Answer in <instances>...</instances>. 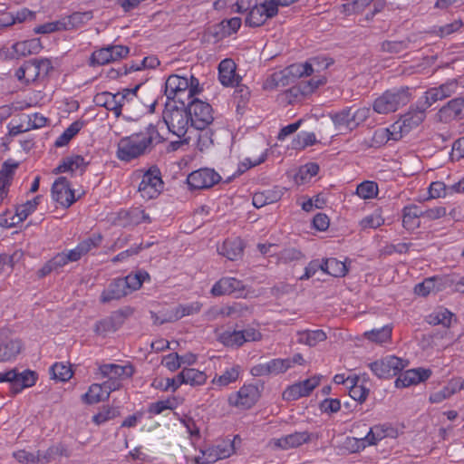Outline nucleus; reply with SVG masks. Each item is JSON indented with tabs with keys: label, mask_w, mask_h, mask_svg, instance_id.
<instances>
[{
	"label": "nucleus",
	"mask_w": 464,
	"mask_h": 464,
	"mask_svg": "<svg viewBox=\"0 0 464 464\" xmlns=\"http://www.w3.org/2000/svg\"><path fill=\"white\" fill-rule=\"evenodd\" d=\"M165 139L157 127L150 123L144 130L120 140L117 157L123 161H130L147 152L152 146L161 143Z\"/></svg>",
	"instance_id": "f257e3e1"
},
{
	"label": "nucleus",
	"mask_w": 464,
	"mask_h": 464,
	"mask_svg": "<svg viewBox=\"0 0 464 464\" xmlns=\"http://www.w3.org/2000/svg\"><path fill=\"white\" fill-rule=\"evenodd\" d=\"M427 109L424 108L421 102H419L416 108H411L407 113L392 125V130L389 129L378 130L374 132V138L388 136V140H400L403 134L409 133L411 129L419 126L424 121Z\"/></svg>",
	"instance_id": "f03ea898"
},
{
	"label": "nucleus",
	"mask_w": 464,
	"mask_h": 464,
	"mask_svg": "<svg viewBox=\"0 0 464 464\" xmlns=\"http://www.w3.org/2000/svg\"><path fill=\"white\" fill-rule=\"evenodd\" d=\"M411 100L409 87L401 86L388 90L373 102V110L377 113L387 114L406 105Z\"/></svg>",
	"instance_id": "7ed1b4c3"
},
{
	"label": "nucleus",
	"mask_w": 464,
	"mask_h": 464,
	"mask_svg": "<svg viewBox=\"0 0 464 464\" xmlns=\"http://www.w3.org/2000/svg\"><path fill=\"white\" fill-rule=\"evenodd\" d=\"M397 436L398 430L390 424H379L372 427L364 438H347L346 443L349 445L350 451L357 452L367 445H376L386 437L396 438Z\"/></svg>",
	"instance_id": "20e7f679"
},
{
	"label": "nucleus",
	"mask_w": 464,
	"mask_h": 464,
	"mask_svg": "<svg viewBox=\"0 0 464 464\" xmlns=\"http://www.w3.org/2000/svg\"><path fill=\"white\" fill-rule=\"evenodd\" d=\"M169 132L182 138L186 135L190 122L188 107L181 108L167 103L162 115Z\"/></svg>",
	"instance_id": "39448f33"
},
{
	"label": "nucleus",
	"mask_w": 464,
	"mask_h": 464,
	"mask_svg": "<svg viewBox=\"0 0 464 464\" xmlns=\"http://www.w3.org/2000/svg\"><path fill=\"white\" fill-rule=\"evenodd\" d=\"M190 125L197 130H205L212 123L214 117L209 103L193 98L188 102Z\"/></svg>",
	"instance_id": "423d86ee"
},
{
	"label": "nucleus",
	"mask_w": 464,
	"mask_h": 464,
	"mask_svg": "<svg viewBox=\"0 0 464 464\" xmlns=\"http://www.w3.org/2000/svg\"><path fill=\"white\" fill-rule=\"evenodd\" d=\"M409 364L408 360L388 355L369 364L372 372L381 379H388L396 376Z\"/></svg>",
	"instance_id": "0eeeda50"
},
{
	"label": "nucleus",
	"mask_w": 464,
	"mask_h": 464,
	"mask_svg": "<svg viewBox=\"0 0 464 464\" xmlns=\"http://www.w3.org/2000/svg\"><path fill=\"white\" fill-rule=\"evenodd\" d=\"M163 188L161 173L158 167L150 168L142 176L138 188V192L144 199H152L157 198Z\"/></svg>",
	"instance_id": "6e6552de"
},
{
	"label": "nucleus",
	"mask_w": 464,
	"mask_h": 464,
	"mask_svg": "<svg viewBox=\"0 0 464 464\" xmlns=\"http://www.w3.org/2000/svg\"><path fill=\"white\" fill-rule=\"evenodd\" d=\"M133 314L131 307H124L114 311L110 316L98 321L94 325V332L98 335L106 336L110 333L119 330L125 320Z\"/></svg>",
	"instance_id": "1a4fd4ad"
},
{
	"label": "nucleus",
	"mask_w": 464,
	"mask_h": 464,
	"mask_svg": "<svg viewBox=\"0 0 464 464\" xmlns=\"http://www.w3.org/2000/svg\"><path fill=\"white\" fill-rule=\"evenodd\" d=\"M36 380V372L30 370L18 372L15 369H12L5 372H0V382H9L11 391L14 393H17L24 388L34 385Z\"/></svg>",
	"instance_id": "9d476101"
},
{
	"label": "nucleus",
	"mask_w": 464,
	"mask_h": 464,
	"mask_svg": "<svg viewBox=\"0 0 464 464\" xmlns=\"http://www.w3.org/2000/svg\"><path fill=\"white\" fill-rule=\"evenodd\" d=\"M102 377L108 380L104 382L108 385L113 383L115 391L121 386V381L130 378L134 373V368L130 364L119 365L115 363L102 364L99 367Z\"/></svg>",
	"instance_id": "9b49d317"
},
{
	"label": "nucleus",
	"mask_w": 464,
	"mask_h": 464,
	"mask_svg": "<svg viewBox=\"0 0 464 464\" xmlns=\"http://www.w3.org/2000/svg\"><path fill=\"white\" fill-rule=\"evenodd\" d=\"M278 14V9L275 8L268 0L262 4L255 1L253 7L248 12L245 24L249 27H259L263 25L269 18H273Z\"/></svg>",
	"instance_id": "f8f14e48"
},
{
	"label": "nucleus",
	"mask_w": 464,
	"mask_h": 464,
	"mask_svg": "<svg viewBox=\"0 0 464 464\" xmlns=\"http://www.w3.org/2000/svg\"><path fill=\"white\" fill-rule=\"evenodd\" d=\"M221 179L220 175L212 169H199L191 172L187 183L192 189H205L213 187Z\"/></svg>",
	"instance_id": "ddd939ff"
},
{
	"label": "nucleus",
	"mask_w": 464,
	"mask_h": 464,
	"mask_svg": "<svg viewBox=\"0 0 464 464\" xmlns=\"http://www.w3.org/2000/svg\"><path fill=\"white\" fill-rule=\"evenodd\" d=\"M459 82L456 79H450L438 87L428 89L424 93V108H430L439 101L447 99L457 92Z\"/></svg>",
	"instance_id": "4468645a"
},
{
	"label": "nucleus",
	"mask_w": 464,
	"mask_h": 464,
	"mask_svg": "<svg viewBox=\"0 0 464 464\" xmlns=\"http://www.w3.org/2000/svg\"><path fill=\"white\" fill-rule=\"evenodd\" d=\"M52 198L63 208H70L77 199L74 190L71 188L70 182L65 177H59L53 182L52 188Z\"/></svg>",
	"instance_id": "2eb2a0df"
},
{
	"label": "nucleus",
	"mask_w": 464,
	"mask_h": 464,
	"mask_svg": "<svg viewBox=\"0 0 464 464\" xmlns=\"http://www.w3.org/2000/svg\"><path fill=\"white\" fill-rule=\"evenodd\" d=\"M246 285L235 277H222L211 288V294L215 296L233 295L236 297H245Z\"/></svg>",
	"instance_id": "dca6fc26"
},
{
	"label": "nucleus",
	"mask_w": 464,
	"mask_h": 464,
	"mask_svg": "<svg viewBox=\"0 0 464 464\" xmlns=\"http://www.w3.org/2000/svg\"><path fill=\"white\" fill-rule=\"evenodd\" d=\"M188 77L172 74L165 82V95L169 100L177 101L185 106L184 94L188 89Z\"/></svg>",
	"instance_id": "f3484780"
},
{
	"label": "nucleus",
	"mask_w": 464,
	"mask_h": 464,
	"mask_svg": "<svg viewBox=\"0 0 464 464\" xmlns=\"http://www.w3.org/2000/svg\"><path fill=\"white\" fill-rule=\"evenodd\" d=\"M319 382V376H314L304 381L295 382L284 391L282 394L283 399L286 401H292L301 397L308 396Z\"/></svg>",
	"instance_id": "a211bd4d"
},
{
	"label": "nucleus",
	"mask_w": 464,
	"mask_h": 464,
	"mask_svg": "<svg viewBox=\"0 0 464 464\" xmlns=\"http://www.w3.org/2000/svg\"><path fill=\"white\" fill-rule=\"evenodd\" d=\"M206 380L205 372L194 368H184L175 378L168 379V385L176 390L183 383L198 386L203 384Z\"/></svg>",
	"instance_id": "6ab92c4d"
},
{
	"label": "nucleus",
	"mask_w": 464,
	"mask_h": 464,
	"mask_svg": "<svg viewBox=\"0 0 464 464\" xmlns=\"http://www.w3.org/2000/svg\"><path fill=\"white\" fill-rule=\"evenodd\" d=\"M440 121L450 122L464 118V98H455L447 102L438 111Z\"/></svg>",
	"instance_id": "aec40b11"
},
{
	"label": "nucleus",
	"mask_w": 464,
	"mask_h": 464,
	"mask_svg": "<svg viewBox=\"0 0 464 464\" xmlns=\"http://www.w3.org/2000/svg\"><path fill=\"white\" fill-rule=\"evenodd\" d=\"M431 373V370L421 367L408 370L396 379L395 386L397 388H405L411 385H416L428 380Z\"/></svg>",
	"instance_id": "412c9836"
},
{
	"label": "nucleus",
	"mask_w": 464,
	"mask_h": 464,
	"mask_svg": "<svg viewBox=\"0 0 464 464\" xmlns=\"http://www.w3.org/2000/svg\"><path fill=\"white\" fill-rule=\"evenodd\" d=\"M107 385L104 382L101 384L93 383L89 387L87 392L82 394V401L87 404H95L99 402H102L107 400L110 396V393L115 391V385L111 383Z\"/></svg>",
	"instance_id": "4be33fe9"
},
{
	"label": "nucleus",
	"mask_w": 464,
	"mask_h": 464,
	"mask_svg": "<svg viewBox=\"0 0 464 464\" xmlns=\"http://www.w3.org/2000/svg\"><path fill=\"white\" fill-rule=\"evenodd\" d=\"M310 434L307 431L295 432L277 439H273V445L280 450H287L297 448L310 441Z\"/></svg>",
	"instance_id": "5701e85b"
},
{
	"label": "nucleus",
	"mask_w": 464,
	"mask_h": 464,
	"mask_svg": "<svg viewBox=\"0 0 464 464\" xmlns=\"http://www.w3.org/2000/svg\"><path fill=\"white\" fill-rule=\"evenodd\" d=\"M241 24L242 21L240 17L224 19L220 23L213 25L210 29V33L215 38L221 40L237 33Z\"/></svg>",
	"instance_id": "b1692460"
},
{
	"label": "nucleus",
	"mask_w": 464,
	"mask_h": 464,
	"mask_svg": "<svg viewBox=\"0 0 464 464\" xmlns=\"http://www.w3.org/2000/svg\"><path fill=\"white\" fill-rule=\"evenodd\" d=\"M218 79L224 86H234L240 77L236 73V63L232 59H224L218 65Z\"/></svg>",
	"instance_id": "393cba45"
},
{
	"label": "nucleus",
	"mask_w": 464,
	"mask_h": 464,
	"mask_svg": "<svg viewBox=\"0 0 464 464\" xmlns=\"http://www.w3.org/2000/svg\"><path fill=\"white\" fill-rule=\"evenodd\" d=\"M129 294L127 285L124 283L122 277L115 278L110 283L107 289L102 293L101 301L102 303H108L111 300L121 299Z\"/></svg>",
	"instance_id": "a878e982"
},
{
	"label": "nucleus",
	"mask_w": 464,
	"mask_h": 464,
	"mask_svg": "<svg viewBox=\"0 0 464 464\" xmlns=\"http://www.w3.org/2000/svg\"><path fill=\"white\" fill-rule=\"evenodd\" d=\"M284 194V188L274 187L273 188L256 192L253 196V205L256 208H260L266 205L277 202Z\"/></svg>",
	"instance_id": "bb28decb"
},
{
	"label": "nucleus",
	"mask_w": 464,
	"mask_h": 464,
	"mask_svg": "<svg viewBox=\"0 0 464 464\" xmlns=\"http://www.w3.org/2000/svg\"><path fill=\"white\" fill-rule=\"evenodd\" d=\"M236 406H254L261 397V392L253 384L242 386L237 393Z\"/></svg>",
	"instance_id": "cd10ccee"
},
{
	"label": "nucleus",
	"mask_w": 464,
	"mask_h": 464,
	"mask_svg": "<svg viewBox=\"0 0 464 464\" xmlns=\"http://www.w3.org/2000/svg\"><path fill=\"white\" fill-rule=\"evenodd\" d=\"M243 251L244 244L239 238L227 239L223 242L221 247H218L219 254L231 261L240 258Z\"/></svg>",
	"instance_id": "c85d7f7f"
},
{
	"label": "nucleus",
	"mask_w": 464,
	"mask_h": 464,
	"mask_svg": "<svg viewBox=\"0 0 464 464\" xmlns=\"http://www.w3.org/2000/svg\"><path fill=\"white\" fill-rule=\"evenodd\" d=\"M422 218V208L417 205H409L402 209V226L407 230H414L420 227L419 218Z\"/></svg>",
	"instance_id": "c756f323"
},
{
	"label": "nucleus",
	"mask_w": 464,
	"mask_h": 464,
	"mask_svg": "<svg viewBox=\"0 0 464 464\" xmlns=\"http://www.w3.org/2000/svg\"><path fill=\"white\" fill-rule=\"evenodd\" d=\"M464 388V382L459 380H451L446 386L442 387L440 391H437L430 394V403H440L443 400L450 398L457 391H460Z\"/></svg>",
	"instance_id": "7c9ffc66"
},
{
	"label": "nucleus",
	"mask_w": 464,
	"mask_h": 464,
	"mask_svg": "<svg viewBox=\"0 0 464 464\" xmlns=\"http://www.w3.org/2000/svg\"><path fill=\"white\" fill-rule=\"evenodd\" d=\"M202 304L198 302H194L188 304H179L169 314L164 318L162 322H175L186 315L198 314L201 309Z\"/></svg>",
	"instance_id": "2f4dec72"
},
{
	"label": "nucleus",
	"mask_w": 464,
	"mask_h": 464,
	"mask_svg": "<svg viewBox=\"0 0 464 464\" xmlns=\"http://www.w3.org/2000/svg\"><path fill=\"white\" fill-rule=\"evenodd\" d=\"M14 52L17 56H27L30 54L38 53L43 46L41 41L38 38H34L23 42H18L12 46Z\"/></svg>",
	"instance_id": "473e14b6"
},
{
	"label": "nucleus",
	"mask_w": 464,
	"mask_h": 464,
	"mask_svg": "<svg viewBox=\"0 0 464 464\" xmlns=\"http://www.w3.org/2000/svg\"><path fill=\"white\" fill-rule=\"evenodd\" d=\"M69 455L70 452L67 447L63 443L59 442L49 447L44 452L40 451V460L42 464L49 463L61 457H69Z\"/></svg>",
	"instance_id": "72a5a7b5"
},
{
	"label": "nucleus",
	"mask_w": 464,
	"mask_h": 464,
	"mask_svg": "<svg viewBox=\"0 0 464 464\" xmlns=\"http://www.w3.org/2000/svg\"><path fill=\"white\" fill-rule=\"evenodd\" d=\"M294 80L292 79L289 72L286 68L276 72L270 75V77L266 82V88H277V87H285L294 83Z\"/></svg>",
	"instance_id": "f704fd0d"
},
{
	"label": "nucleus",
	"mask_w": 464,
	"mask_h": 464,
	"mask_svg": "<svg viewBox=\"0 0 464 464\" xmlns=\"http://www.w3.org/2000/svg\"><path fill=\"white\" fill-rule=\"evenodd\" d=\"M22 350V343L19 340H10L0 343V362L10 361L15 358Z\"/></svg>",
	"instance_id": "c9c22d12"
},
{
	"label": "nucleus",
	"mask_w": 464,
	"mask_h": 464,
	"mask_svg": "<svg viewBox=\"0 0 464 464\" xmlns=\"http://www.w3.org/2000/svg\"><path fill=\"white\" fill-rule=\"evenodd\" d=\"M298 343L309 346H315L317 343L326 340L327 335L323 330H305L298 332Z\"/></svg>",
	"instance_id": "e433bc0d"
},
{
	"label": "nucleus",
	"mask_w": 464,
	"mask_h": 464,
	"mask_svg": "<svg viewBox=\"0 0 464 464\" xmlns=\"http://www.w3.org/2000/svg\"><path fill=\"white\" fill-rule=\"evenodd\" d=\"M352 108H345L341 111L331 114V119L337 129H345L352 130L354 129V124L352 121Z\"/></svg>",
	"instance_id": "4c0bfd02"
},
{
	"label": "nucleus",
	"mask_w": 464,
	"mask_h": 464,
	"mask_svg": "<svg viewBox=\"0 0 464 464\" xmlns=\"http://www.w3.org/2000/svg\"><path fill=\"white\" fill-rule=\"evenodd\" d=\"M324 268L325 274L334 277H343L348 272V268L345 263L339 261L334 257L324 259Z\"/></svg>",
	"instance_id": "58836bf2"
},
{
	"label": "nucleus",
	"mask_w": 464,
	"mask_h": 464,
	"mask_svg": "<svg viewBox=\"0 0 464 464\" xmlns=\"http://www.w3.org/2000/svg\"><path fill=\"white\" fill-rule=\"evenodd\" d=\"M93 102L97 106L104 107L108 111H113L117 118L120 117L119 106H117L116 100L112 93L109 92L97 93L94 96Z\"/></svg>",
	"instance_id": "ea45409f"
},
{
	"label": "nucleus",
	"mask_w": 464,
	"mask_h": 464,
	"mask_svg": "<svg viewBox=\"0 0 464 464\" xmlns=\"http://www.w3.org/2000/svg\"><path fill=\"white\" fill-rule=\"evenodd\" d=\"M92 17L93 14L92 11L75 12L71 15L63 18V22L65 24V30H70L86 24L92 20Z\"/></svg>",
	"instance_id": "a19ab883"
},
{
	"label": "nucleus",
	"mask_w": 464,
	"mask_h": 464,
	"mask_svg": "<svg viewBox=\"0 0 464 464\" xmlns=\"http://www.w3.org/2000/svg\"><path fill=\"white\" fill-rule=\"evenodd\" d=\"M319 171V165L314 162H309L301 166L298 172L295 176L296 184L303 185L311 180L313 177L317 175Z\"/></svg>",
	"instance_id": "79ce46f5"
},
{
	"label": "nucleus",
	"mask_w": 464,
	"mask_h": 464,
	"mask_svg": "<svg viewBox=\"0 0 464 464\" xmlns=\"http://www.w3.org/2000/svg\"><path fill=\"white\" fill-rule=\"evenodd\" d=\"M218 341L227 347H240L246 343L240 331H225L218 336Z\"/></svg>",
	"instance_id": "37998d69"
},
{
	"label": "nucleus",
	"mask_w": 464,
	"mask_h": 464,
	"mask_svg": "<svg viewBox=\"0 0 464 464\" xmlns=\"http://www.w3.org/2000/svg\"><path fill=\"white\" fill-rule=\"evenodd\" d=\"M141 84H137L133 88H125L121 92L113 94L116 100L117 106H119L120 116L121 115V110L124 106L129 105L137 97V92Z\"/></svg>",
	"instance_id": "c03bdc74"
},
{
	"label": "nucleus",
	"mask_w": 464,
	"mask_h": 464,
	"mask_svg": "<svg viewBox=\"0 0 464 464\" xmlns=\"http://www.w3.org/2000/svg\"><path fill=\"white\" fill-rule=\"evenodd\" d=\"M237 440L241 441L238 435H236L233 440H223L213 445L221 459L230 457L235 452Z\"/></svg>",
	"instance_id": "a18cd8bd"
},
{
	"label": "nucleus",
	"mask_w": 464,
	"mask_h": 464,
	"mask_svg": "<svg viewBox=\"0 0 464 464\" xmlns=\"http://www.w3.org/2000/svg\"><path fill=\"white\" fill-rule=\"evenodd\" d=\"M219 314L224 316H231L234 318H239L246 316L251 314V309L243 303H234L231 305H227L219 310Z\"/></svg>",
	"instance_id": "49530a36"
},
{
	"label": "nucleus",
	"mask_w": 464,
	"mask_h": 464,
	"mask_svg": "<svg viewBox=\"0 0 464 464\" xmlns=\"http://www.w3.org/2000/svg\"><path fill=\"white\" fill-rule=\"evenodd\" d=\"M325 82V77H314L308 81H302L299 82L298 86L292 87L291 92H301L302 95H307Z\"/></svg>",
	"instance_id": "de8ad7c7"
},
{
	"label": "nucleus",
	"mask_w": 464,
	"mask_h": 464,
	"mask_svg": "<svg viewBox=\"0 0 464 464\" xmlns=\"http://www.w3.org/2000/svg\"><path fill=\"white\" fill-rule=\"evenodd\" d=\"M150 278V275L146 271H138L136 274H130L122 277L124 283L127 285L129 293L140 288L142 283Z\"/></svg>",
	"instance_id": "09e8293b"
},
{
	"label": "nucleus",
	"mask_w": 464,
	"mask_h": 464,
	"mask_svg": "<svg viewBox=\"0 0 464 464\" xmlns=\"http://www.w3.org/2000/svg\"><path fill=\"white\" fill-rule=\"evenodd\" d=\"M52 379L60 382H66L72 376V371L70 365L63 362H56L50 368Z\"/></svg>",
	"instance_id": "8fccbe9b"
},
{
	"label": "nucleus",
	"mask_w": 464,
	"mask_h": 464,
	"mask_svg": "<svg viewBox=\"0 0 464 464\" xmlns=\"http://www.w3.org/2000/svg\"><path fill=\"white\" fill-rule=\"evenodd\" d=\"M364 336L372 342L382 343L391 339L392 327L390 325H384L382 328L372 329L365 332Z\"/></svg>",
	"instance_id": "3c124183"
},
{
	"label": "nucleus",
	"mask_w": 464,
	"mask_h": 464,
	"mask_svg": "<svg viewBox=\"0 0 464 464\" xmlns=\"http://www.w3.org/2000/svg\"><path fill=\"white\" fill-rule=\"evenodd\" d=\"M359 378L354 376L349 385V395L354 401L362 403L369 394V389L362 384H358Z\"/></svg>",
	"instance_id": "603ef678"
},
{
	"label": "nucleus",
	"mask_w": 464,
	"mask_h": 464,
	"mask_svg": "<svg viewBox=\"0 0 464 464\" xmlns=\"http://www.w3.org/2000/svg\"><path fill=\"white\" fill-rule=\"evenodd\" d=\"M356 194L363 198H373L378 194V185L374 181H363L357 186Z\"/></svg>",
	"instance_id": "864d4df0"
},
{
	"label": "nucleus",
	"mask_w": 464,
	"mask_h": 464,
	"mask_svg": "<svg viewBox=\"0 0 464 464\" xmlns=\"http://www.w3.org/2000/svg\"><path fill=\"white\" fill-rule=\"evenodd\" d=\"M453 314L447 309L433 313L429 315L428 323L430 324L438 325L441 324L445 328H449L451 324Z\"/></svg>",
	"instance_id": "5fc2aeb1"
},
{
	"label": "nucleus",
	"mask_w": 464,
	"mask_h": 464,
	"mask_svg": "<svg viewBox=\"0 0 464 464\" xmlns=\"http://www.w3.org/2000/svg\"><path fill=\"white\" fill-rule=\"evenodd\" d=\"M410 43L408 38L401 41H384L381 44V50L389 53H399L408 49Z\"/></svg>",
	"instance_id": "6e6d98bb"
},
{
	"label": "nucleus",
	"mask_w": 464,
	"mask_h": 464,
	"mask_svg": "<svg viewBox=\"0 0 464 464\" xmlns=\"http://www.w3.org/2000/svg\"><path fill=\"white\" fill-rule=\"evenodd\" d=\"M285 68L289 72L294 82L303 76H310L313 73V69L310 67V64H307L306 63H293Z\"/></svg>",
	"instance_id": "4d7b16f0"
},
{
	"label": "nucleus",
	"mask_w": 464,
	"mask_h": 464,
	"mask_svg": "<svg viewBox=\"0 0 464 464\" xmlns=\"http://www.w3.org/2000/svg\"><path fill=\"white\" fill-rule=\"evenodd\" d=\"M239 376V366L232 367L227 371L221 375H219L218 378L215 377L213 379V383L218 384L219 386H227L231 382H234L237 380Z\"/></svg>",
	"instance_id": "13d9d810"
},
{
	"label": "nucleus",
	"mask_w": 464,
	"mask_h": 464,
	"mask_svg": "<svg viewBox=\"0 0 464 464\" xmlns=\"http://www.w3.org/2000/svg\"><path fill=\"white\" fill-rule=\"evenodd\" d=\"M13 457L22 464H39L40 450L35 453L26 451L25 450H19L13 453Z\"/></svg>",
	"instance_id": "bf43d9fd"
},
{
	"label": "nucleus",
	"mask_w": 464,
	"mask_h": 464,
	"mask_svg": "<svg viewBox=\"0 0 464 464\" xmlns=\"http://www.w3.org/2000/svg\"><path fill=\"white\" fill-rule=\"evenodd\" d=\"M112 62V56L110 53L109 46L101 48L92 53L91 56V65H103Z\"/></svg>",
	"instance_id": "052dcab7"
},
{
	"label": "nucleus",
	"mask_w": 464,
	"mask_h": 464,
	"mask_svg": "<svg viewBox=\"0 0 464 464\" xmlns=\"http://www.w3.org/2000/svg\"><path fill=\"white\" fill-rule=\"evenodd\" d=\"M201 455L195 457L194 461L196 464H212L221 459L217 453V450L213 446L200 450Z\"/></svg>",
	"instance_id": "680f3d73"
},
{
	"label": "nucleus",
	"mask_w": 464,
	"mask_h": 464,
	"mask_svg": "<svg viewBox=\"0 0 464 464\" xmlns=\"http://www.w3.org/2000/svg\"><path fill=\"white\" fill-rule=\"evenodd\" d=\"M266 363L269 375L284 373L289 369V361L287 359H273Z\"/></svg>",
	"instance_id": "e2e57ef3"
},
{
	"label": "nucleus",
	"mask_w": 464,
	"mask_h": 464,
	"mask_svg": "<svg viewBox=\"0 0 464 464\" xmlns=\"http://www.w3.org/2000/svg\"><path fill=\"white\" fill-rule=\"evenodd\" d=\"M316 143L315 134L314 132H301L297 138L293 140L294 149H304Z\"/></svg>",
	"instance_id": "0e129e2a"
},
{
	"label": "nucleus",
	"mask_w": 464,
	"mask_h": 464,
	"mask_svg": "<svg viewBox=\"0 0 464 464\" xmlns=\"http://www.w3.org/2000/svg\"><path fill=\"white\" fill-rule=\"evenodd\" d=\"M41 195L36 196L32 200H27L24 204L17 207L19 209V216L21 217L18 220H25L26 218L33 213L37 206L40 204Z\"/></svg>",
	"instance_id": "69168bd1"
},
{
	"label": "nucleus",
	"mask_w": 464,
	"mask_h": 464,
	"mask_svg": "<svg viewBox=\"0 0 464 464\" xmlns=\"http://www.w3.org/2000/svg\"><path fill=\"white\" fill-rule=\"evenodd\" d=\"M102 237L100 234L92 235V237L80 242L77 245V246L82 252V254L84 256L87 253H89L92 248L98 247L102 243Z\"/></svg>",
	"instance_id": "338daca9"
},
{
	"label": "nucleus",
	"mask_w": 464,
	"mask_h": 464,
	"mask_svg": "<svg viewBox=\"0 0 464 464\" xmlns=\"http://www.w3.org/2000/svg\"><path fill=\"white\" fill-rule=\"evenodd\" d=\"M384 223V219L381 216L380 213L374 212L364 218H362L360 222V225L362 228H377L381 227Z\"/></svg>",
	"instance_id": "774afa93"
}]
</instances>
